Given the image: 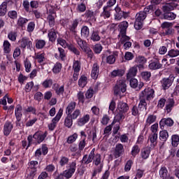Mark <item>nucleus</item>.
I'll return each instance as SVG.
<instances>
[{"label": "nucleus", "mask_w": 179, "mask_h": 179, "mask_svg": "<svg viewBox=\"0 0 179 179\" xmlns=\"http://www.w3.org/2000/svg\"><path fill=\"white\" fill-rule=\"evenodd\" d=\"M128 110H129V106H128L127 103L122 101L119 102L117 104V114L115 116L112 124L120 122L122 120H124L125 113H128Z\"/></svg>", "instance_id": "f257e3e1"}, {"label": "nucleus", "mask_w": 179, "mask_h": 179, "mask_svg": "<svg viewBox=\"0 0 179 179\" xmlns=\"http://www.w3.org/2000/svg\"><path fill=\"white\" fill-rule=\"evenodd\" d=\"M76 161L70 162L66 166V169L63 171L62 173L59 175L57 179H64V177L65 178L69 179L75 174V171H76Z\"/></svg>", "instance_id": "f03ea898"}, {"label": "nucleus", "mask_w": 179, "mask_h": 179, "mask_svg": "<svg viewBox=\"0 0 179 179\" xmlns=\"http://www.w3.org/2000/svg\"><path fill=\"white\" fill-rule=\"evenodd\" d=\"M113 90L115 96L122 97V93H125L127 92V83L125 80H117Z\"/></svg>", "instance_id": "7ed1b4c3"}, {"label": "nucleus", "mask_w": 179, "mask_h": 179, "mask_svg": "<svg viewBox=\"0 0 179 179\" xmlns=\"http://www.w3.org/2000/svg\"><path fill=\"white\" fill-rule=\"evenodd\" d=\"M145 19H146V13L145 12L140 11L136 15V21L134 23L136 30H141L142 26H143V20Z\"/></svg>", "instance_id": "20e7f679"}, {"label": "nucleus", "mask_w": 179, "mask_h": 179, "mask_svg": "<svg viewBox=\"0 0 179 179\" xmlns=\"http://www.w3.org/2000/svg\"><path fill=\"white\" fill-rule=\"evenodd\" d=\"M106 57H107L106 62L111 65L114 64V62H115V58L118 57V52L115 51V52H113V54H111V52L110 50H106L104 52V54L102 55V59H104Z\"/></svg>", "instance_id": "39448f33"}, {"label": "nucleus", "mask_w": 179, "mask_h": 179, "mask_svg": "<svg viewBox=\"0 0 179 179\" xmlns=\"http://www.w3.org/2000/svg\"><path fill=\"white\" fill-rule=\"evenodd\" d=\"M155 97V90L147 87L140 93V98L146 99V100H152Z\"/></svg>", "instance_id": "423d86ee"}, {"label": "nucleus", "mask_w": 179, "mask_h": 179, "mask_svg": "<svg viewBox=\"0 0 179 179\" xmlns=\"http://www.w3.org/2000/svg\"><path fill=\"white\" fill-rule=\"evenodd\" d=\"M64 110L62 109H59L56 116L52 120V122L48 124V128L50 131H54L55 127H57V124L59 122V120H61V117H62V114Z\"/></svg>", "instance_id": "0eeeda50"}, {"label": "nucleus", "mask_w": 179, "mask_h": 179, "mask_svg": "<svg viewBox=\"0 0 179 179\" xmlns=\"http://www.w3.org/2000/svg\"><path fill=\"white\" fill-rule=\"evenodd\" d=\"M163 64H160L159 59H154L149 62V69L156 71V69H162Z\"/></svg>", "instance_id": "6e6552de"}, {"label": "nucleus", "mask_w": 179, "mask_h": 179, "mask_svg": "<svg viewBox=\"0 0 179 179\" xmlns=\"http://www.w3.org/2000/svg\"><path fill=\"white\" fill-rule=\"evenodd\" d=\"M13 129V124H12L11 122L9 120L6 121L3 128V134L4 136H9Z\"/></svg>", "instance_id": "1a4fd4ad"}, {"label": "nucleus", "mask_w": 179, "mask_h": 179, "mask_svg": "<svg viewBox=\"0 0 179 179\" xmlns=\"http://www.w3.org/2000/svg\"><path fill=\"white\" fill-rule=\"evenodd\" d=\"M173 82H174V77L173 76H170L169 78H163L161 81L163 89L164 90L169 89V87H170L173 84Z\"/></svg>", "instance_id": "9d476101"}, {"label": "nucleus", "mask_w": 179, "mask_h": 179, "mask_svg": "<svg viewBox=\"0 0 179 179\" xmlns=\"http://www.w3.org/2000/svg\"><path fill=\"white\" fill-rule=\"evenodd\" d=\"M124 152H125V150L124 149V145L121 143L117 144L114 152V156L115 159L120 157L121 155H122Z\"/></svg>", "instance_id": "9b49d317"}, {"label": "nucleus", "mask_w": 179, "mask_h": 179, "mask_svg": "<svg viewBox=\"0 0 179 179\" xmlns=\"http://www.w3.org/2000/svg\"><path fill=\"white\" fill-rule=\"evenodd\" d=\"M148 142H150V148L151 149H155L156 147V145H157V134H151L149 137Z\"/></svg>", "instance_id": "f8f14e48"}, {"label": "nucleus", "mask_w": 179, "mask_h": 179, "mask_svg": "<svg viewBox=\"0 0 179 179\" xmlns=\"http://www.w3.org/2000/svg\"><path fill=\"white\" fill-rule=\"evenodd\" d=\"M100 73V66L97 63H94L92 66V70L91 72V76L92 79H97Z\"/></svg>", "instance_id": "ddd939ff"}, {"label": "nucleus", "mask_w": 179, "mask_h": 179, "mask_svg": "<svg viewBox=\"0 0 179 179\" xmlns=\"http://www.w3.org/2000/svg\"><path fill=\"white\" fill-rule=\"evenodd\" d=\"M15 115L16 117L17 121L20 122V120H22V117L23 115V109L22 108V105H17L15 109Z\"/></svg>", "instance_id": "4468645a"}, {"label": "nucleus", "mask_w": 179, "mask_h": 179, "mask_svg": "<svg viewBox=\"0 0 179 179\" xmlns=\"http://www.w3.org/2000/svg\"><path fill=\"white\" fill-rule=\"evenodd\" d=\"M46 137H47V134L40 131L36 132L33 135L34 139H35V141H36L38 143H41V142H43V141H44Z\"/></svg>", "instance_id": "2eb2a0df"}, {"label": "nucleus", "mask_w": 179, "mask_h": 179, "mask_svg": "<svg viewBox=\"0 0 179 179\" xmlns=\"http://www.w3.org/2000/svg\"><path fill=\"white\" fill-rule=\"evenodd\" d=\"M59 55L55 54V58L57 59H61V61H65L66 59V52L62 48H58Z\"/></svg>", "instance_id": "dca6fc26"}, {"label": "nucleus", "mask_w": 179, "mask_h": 179, "mask_svg": "<svg viewBox=\"0 0 179 179\" xmlns=\"http://www.w3.org/2000/svg\"><path fill=\"white\" fill-rule=\"evenodd\" d=\"M33 45V43L31 41H30L29 38H23L20 41V46L21 48H30Z\"/></svg>", "instance_id": "f3484780"}, {"label": "nucleus", "mask_w": 179, "mask_h": 179, "mask_svg": "<svg viewBox=\"0 0 179 179\" xmlns=\"http://www.w3.org/2000/svg\"><path fill=\"white\" fill-rule=\"evenodd\" d=\"M90 120V115L87 114L83 116L82 117L78 119L77 124L78 125V127H83V125L87 124V122Z\"/></svg>", "instance_id": "a211bd4d"}, {"label": "nucleus", "mask_w": 179, "mask_h": 179, "mask_svg": "<svg viewBox=\"0 0 179 179\" xmlns=\"http://www.w3.org/2000/svg\"><path fill=\"white\" fill-rule=\"evenodd\" d=\"M29 20L27 18L19 17L17 21V26L20 27V29H24V27H26V24H27Z\"/></svg>", "instance_id": "6ab92c4d"}, {"label": "nucleus", "mask_w": 179, "mask_h": 179, "mask_svg": "<svg viewBox=\"0 0 179 179\" xmlns=\"http://www.w3.org/2000/svg\"><path fill=\"white\" fill-rule=\"evenodd\" d=\"M152 148L145 147L141 150V156L143 160H146V159H149V156H150V150Z\"/></svg>", "instance_id": "aec40b11"}, {"label": "nucleus", "mask_w": 179, "mask_h": 179, "mask_svg": "<svg viewBox=\"0 0 179 179\" xmlns=\"http://www.w3.org/2000/svg\"><path fill=\"white\" fill-rule=\"evenodd\" d=\"M173 124H174V122L171 118H163L160 122H159V125L161 128L162 127H164V125H166V127H171L173 126Z\"/></svg>", "instance_id": "412c9836"}, {"label": "nucleus", "mask_w": 179, "mask_h": 179, "mask_svg": "<svg viewBox=\"0 0 179 179\" xmlns=\"http://www.w3.org/2000/svg\"><path fill=\"white\" fill-rule=\"evenodd\" d=\"M48 37L49 38V41H50L52 43H54V41L57 40V32L55 31V29L54 28L48 31Z\"/></svg>", "instance_id": "4be33fe9"}, {"label": "nucleus", "mask_w": 179, "mask_h": 179, "mask_svg": "<svg viewBox=\"0 0 179 179\" xmlns=\"http://www.w3.org/2000/svg\"><path fill=\"white\" fill-rule=\"evenodd\" d=\"M179 56V50L178 49H171L168 51L167 55H166V58H176V57Z\"/></svg>", "instance_id": "5701e85b"}, {"label": "nucleus", "mask_w": 179, "mask_h": 179, "mask_svg": "<svg viewBox=\"0 0 179 179\" xmlns=\"http://www.w3.org/2000/svg\"><path fill=\"white\" fill-rule=\"evenodd\" d=\"M136 73H138L137 67L134 66L130 68L127 73V79H131V78H134V76H136Z\"/></svg>", "instance_id": "b1692460"}, {"label": "nucleus", "mask_w": 179, "mask_h": 179, "mask_svg": "<svg viewBox=\"0 0 179 179\" xmlns=\"http://www.w3.org/2000/svg\"><path fill=\"white\" fill-rule=\"evenodd\" d=\"M124 73L125 71L124 70L117 69L110 73V76L111 78H117V76H124Z\"/></svg>", "instance_id": "393cba45"}, {"label": "nucleus", "mask_w": 179, "mask_h": 179, "mask_svg": "<svg viewBox=\"0 0 179 179\" xmlns=\"http://www.w3.org/2000/svg\"><path fill=\"white\" fill-rule=\"evenodd\" d=\"M8 12V2L4 1L0 6V16H5Z\"/></svg>", "instance_id": "a878e982"}, {"label": "nucleus", "mask_w": 179, "mask_h": 179, "mask_svg": "<svg viewBox=\"0 0 179 179\" xmlns=\"http://www.w3.org/2000/svg\"><path fill=\"white\" fill-rule=\"evenodd\" d=\"M128 22L127 21H123L120 23L119 24V28L120 29V33H122L123 34H127V29H128Z\"/></svg>", "instance_id": "bb28decb"}, {"label": "nucleus", "mask_w": 179, "mask_h": 179, "mask_svg": "<svg viewBox=\"0 0 179 179\" xmlns=\"http://www.w3.org/2000/svg\"><path fill=\"white\" fill-rule=\"evenodd\" d=\"M54 90L55 91V93L57 94V96L64 94V92H65L64 85L58 86V84H54Z\"/></svg>", "instance_id": "cd10ccee"}, {"label": "nucleus", "mask_w": 179, "mask_h": 179, "mask_svg": "<svg viewBox=\"0 0 179 179\" xmlns=\"http://www.w3.org/2000/svg\"><path fill=\"white\" fill-rule=\"evenodd\" d=\"M173 107H174V99H169L166 102V105L165 107V110L167 113H171V110H173Z\"/></svg>", "instance_id": "c85d7f7f"}, {"label": "nucleus", "mask_w": 179, "mask_h": 179, "mask_svg": "<svg viewBox=\"0 0 179 179\" xmlns=\"http://www.w3.org/2000/svg\"><path fill=\"white\" fill-rule=\"evenodd\" d=\"M101 16L103 17V19H108V17L111 16V8L104 6L103 11L101 13Z\"/></svg>", "instance_id": "c756f323"}, {"label": "nucleus", "mask_w": 179, "mask_h": 179, "mask_svg": "<svg viewBox=\"0 0 179 179\" xmlns=\"http://www.w3.org/2000/svg\"><path fill=\"white\" fill-rule=\"evenodd\" d=\"M174 8H177V4L176 3H166L162 7V10L164 12H170V10H173Z\"/></svg>", "instance_id": "7c9ffc66"}, {"label": "nucleus", "mask_w": 179, "mask_h": 179, "mask_svg": "<svg viewBox=\"0 0 179 179\" xmlns=\"http://www.w3.org/2000/svg\"><path fill=\"white\" fill-rule=\"evenodd\" d=\"M76 107V102L72 101L69 103V105L66 107V113L68 114V115H70V114H72V113H73V110H75Z\"/></svg>", "instance_id": "2f4dec72"}, {"label": "nucleus", "mask_w": 179, "mask_h": 179, "mask_svg": "<svg viewBox=\"0 0 179 179\" xmlns=\"http://www.w3.org/2000/svg\"><path fill=\"white\" fill-rule=\"evenodd\" d=\"M90 34V29L87 26H84L81 29V36L83 38H87Z\"/></svg>", "instance_id": "473e14b6"}, {"label": "nucleus", "mask_w": 179, "mask_h": 179, "mask_svg": "<svg viewBox=\"0 0 179 179\" xmlns=\"http://www.w3.org/2000/svg\"><path fill=\"white\" fill-rule=\"evenodd\" d=\"M159 139L162 142H166L169 139V132L166 130H162L159 132Z\"/></svg>", "instance_id": "72a5a7b5"}, {"label": "nucleus", "mask_w": 179, "mask_h": 179, "mask_svg": "<svg viewBox=\"0 0 179 179\" xmlns=\"http://www.w3.org/2000/svg\"><path fill=\"white\" fill-rule=\"evenodd\" d=\"M156 115H149L146 121H145V127H149V125H152L153 122H156Z\"/></svg>", "instance_id": "f704fd0d"}, {"label": "nucleus", "mask_w": 179, "mask_h": 179, "mask_svg": "<svg viewBox=\"0 0 179 179\" xmlns=\"http://www.w3.org/2000/svg\"><path fill=\"white\" fill-rule=\"evenodd\" d=\"M35 59L37 60L39 64L44 62V61H45V53H37L35 55Z\"/></svg>", "instance_id": "c9c22d12"}, {"label": "nucleus", "mask_w": 179, "mask_h": 179, "mask_svg": "<svg viewBox=\"0 0 179 179\" xmlns=\"http://www.w3.org/2000/svg\"><path fill=\"white\" fill-rule=\"evenodd\" d=\"M87 85V77L85 76H81L78 80V85L80 87H85Z\"/></svg>", "instance_id": "e433bc0d"}, {"label": "nucleus", "mask_w": 179, "mask_h": 179, "mask_svg": "<svg viewBox=\"0 0 179 179\" xmlns=\"http://www.w3.org/2000/svg\"><path fill=\"white\" fill-rule=\"evenodd\" d=\"M141 152V148L137 144L134 145L131 148V156L133 157H136L137 155H139Z\"/></svg>", "instance_id": "4c0bfd02"}, {"label": "nucleus", "mask_w": 179, "mask_h": 179, "mask_svg": "<svg viewBox=\"0 0 179 179\" xmlns=\"http://www.w3.org/2000/svg\"><path fill=\"white\" fill-rule=\"evenodd\" d=\"M3 48L5 54H9V52H10V43H9L8 41H3Z\"/></svg>", "instance_id": "58836bf2"}, {"label": "nucleus", "mask_w": 179, "mask_h": 179, "mask_svg": "<svg viewBox=\"0 0 179 179\" xmlns=\"http://www.w3.org/2000/svg\"><path fill=\"white\" fill-rule=\"evenodd\" d=\"M169 176V171L167 170V168L166 166H163L159 170V176L164 179Z\"/></svg>", "instance_id": "ea45409f"}, {"label": "nucleus", "mask_w": 179, "mask_h": 179, "mask_svg": "<svg viewBox=\"0 0 179 179\" xmlns=\"http://www.w3.org/2000/svg\"><path fill=\"white\" fill-rule=\"evenodd\" d=\"M52 83H53L52 79L47 78L42 83V86L45 89H50V87L52 86Z\"/></svg>", "instance_id": "a19ab883"}, {"label": "nucleus", "mask_w": 179, "mask_h": 179, "mask_svg": "<svg viewBox=\"0 0 179 179\" xmlns=\"http://www.w3.org/2000/svg\"><path fill=\"white\" fill-rule=\"evenodd\" d=\"M101 37L99 35V32L97 31H93L91 34L90 39L92 41H100Z\"/></svg>", "instance_id": "79ce46f5"}, {"label": "nucleus", "mask_w": 179, "mask_h": 179, "mask_svg": "<svg viewBox=\"0 0 179 179\" xmlns=\"http://www.w3.org/2000/svg\"><path fill=\"white\" fill-rule=\"evenodd\" d=\"M119 38H120V42L124 44V43L129 42L131 38L129 36H127V34H122L120 33L119 34Z\"/></svg>", "instance_id": "37998d69"}, {"label": "nucleus", "mask_w": 179, "mask_h": 179, "mask_svg": "<svg viewBox=\"0 0 179 179\" xmlns=\"http://www.w3.org/2000/svg\"><path fill=\"white\" fill-rule=\"evenodd\" d=\"M164 17L166 20H174L177 17V15L174 13H166L164 15Z\"/></svg>", "instance_id": "c03bdc74"}, {"label": "nucleus", "mask_w": 179, "mask_h": 179, "mask_svg": "<svg viewBox=\"0 0 179 179\" xmlns=\"http://www.w3.org/2000/svg\"><path fill=\"white\" fill-rule=\"evenodd\" d=\"M73 119H72V117H71V116H67L64 120L65 127H66L67 128H71V127H72V125L73 124Z\"/></svg>", "instance_id": "a18cd8bd"}, {"label": "nucleus", "mask_w": 179, "mask_h": 179, "mask_svg": "<svg viewBox=\"0 0 179 179\" xmlns=\"http://www.w3.org/2000/svg\"><path fill=\"white\" fill-rule=\"evenodd\" d=\"M57 43H59V45H61L62 47H63V48H69V45H69L68 43H66V41L62 39V38H57Z\"/></svg>", "instance_id": "49530a36"}, {"label": "nucleus", "mask_w": 179, "mask_h": 179, "mask_svg": "<svg viewBox=\"0 0 179 179\" xmlns=\"http://www.w3.org/2000/svg\"><path fill=\"white\" fill-rule=\"evenodd\" d=\"M27 171H29V173H27V178L33 179L34 178V176H36V173H37V169H28Z\"/></svg>", "instance_id": "de8ad7c7"}, {"label": "nucleus", "mask_w": 179, "mask_h": 179, "mask_svg": "<svg viewBox=\"0 0 179 179\" xmlns=\"http://www.w3.org/2000/svg\"><path fill=\"white\" fill-rule=\"evenodd\" d=\"M172 146H173L174 148H177L178 146V143H179V136L178 135H173L172 138Z\"/></svg>", "instance_id": "09e8293b"}, {"label": "nucleus", "mask_w": 179, "mask_h": 179, "mask_svg": "<svg viewBox=\"0 0 179 179\" xmlns=\"http://www.w3.org/2000/svg\"><path fill=\"white\" fill-rule=\"evenodd\" d=\"M45 47V41L44 40H38L36 42V48L38 50H41L42 48H44Z\"/></svg>", "instance_id": "8fccbe9b"}, {"label": "nucleus", "mask_w": 179, "mask_h": 179, "mask_svg": "<svg viewBox=\"0 0 179 179\" xmlns=\"http://www.w3.org/2000/svg\"><path fill=\"white\" fill-rule=\"evenodd\" d=\"M94 164L95 166H99L101 163V155L100 154H94Z\"/></svg>", "instance_id": "3c124183"}, {"label": "nucleus", "mask_w": 179, "mask_h": 179, "mask_svg": "<svg viewBox=\"0 0 179 179\" xmlns=\"http://www.w3.org/2000/svg\"><path fill=\"white\" fill-rule=\"evenodd\" d=\"M61 69H62V64H61L59 62H57L55 64L52 71L54 73H59V72H61Z\"/></svg>", "instance_id": "603ef678"}, {"label": "nucleus", "mask_w": 179, "mask_h": 179, "mask_svg": "<svg viewBox=\"0 0 179 179\" xmlns=\"http://www.w3.org/2000/svg\"><path fill=\"white\" fill-rule=\"evenodd\" d=\"M73 69L74 72H80V62L78 60H75L73 64Z\"/></svg>", "instance_id": "864d4df0"}, {"label": "nucleus", "mask_w": 179, "mask_h": 179, "mask_svg": "<svg viewBox=\"0 0 179 179\" xmlns=\"http://www.w3.org/2000/svg\"><path fill=\"white\" fill-rule=\"evenodd\" d=\"M76 139H78V134L74 133L73 135L68 137L67 143H73V142L76 141Z\"/></svg>", "instance_id": "5fc2aeb1"}, {"label": "nucleus", "mask_w": 179, "mask_h": 179, "mask_svg": "<svg viewBox=\"0 0 179 179\" xmlns=\"http://www.w3.org/2000/svg\"><path fill=\"white\" fill-rule=\"evenodd\" d=\"M69 163V158L66 157H61L60 161H59V164L62 167H64L66 166Z\"/></svg>", "instance_id": "6e6d98bb"}, {"label": "nucleus", "mask_w": 179, "mask_h": 179, "mask_svg": "<svg viewBox=\"0 0 179 179\" xmlns=\"http://www.w3.org/2000/svg\"><path fill=\"white\" fill-rule=\"evenodd\" d=\"M35 28L36 24L34 23V22H29L27 28V31H28V33H33V31H34Z\"/></svg>", "instance_id": "4d7b16f0"}, {"label": "nucleus", "mask_w": 179, "mask_h": 179, "mask_svg": "<svg viewBox=\"0 0 179 179\" xmlns=\"http://www.w3.org/2000/svg\"><path fill=\"white\" fill-rule=\"evenodd\" d=\"M77 43L78 44L79 47L81 50H85V47L86 45V42H85L82 38L78 37L76 38Z\"/></svg>", "instance_id": "13d9d810"}, {"label": "nucleus", "mask_w": 179, "mask_h": 179, "mask_svg": "<svg viewBox=\"0 0 179 179\" xmlns=\"http://www.w3.org/2000/svg\"><path fill=\"white\" fill-rule=\"evenodd\" d=\"M24 66H25V71L26 72L29 73L30 71H31V63L29 59H26L25 61L24 62Z\"/></svg>", "instance_id": "bf43d9fd"}, {"label": "nucleus", "mask_w": 179, "mask_h": 179, "mask_svg": "<svg viewBox=\"0 0 179 179\" xmlns=\"http://www.w3.org/2000/svg\"><path fill=\"white\" fill-rule=\"evenodd\" d=\"M150 76H152V73L149 71H143L141 73V77L144 80H150Z\"/></svg>", "instance_id": "052dcab7"}, {"label": "nucleus", "mask_w": 179, "mask_h": 179, "mask_svg": "<svg viewBox=\"0 0 179 179\" xmlns=\"http://www.w3.org/2000/svg\"><path fill=\"white\" fill-rule=\"evenodd\" d=\"M146 106H147V103L145 98L140 97V103L138 104V107H140V108H143V110H146Z\"/></svg>", "instance_id": "680f3d73"}, {"label": "nucleus", "mask_w": 179, "mask_h": 179, "mask_svg": "<svg viewBox=\"0 0 179 179\" xmlns=\"http://www.w3.org/2000/svg\"><path fill=\"white\" fill-rule=\"evenodd\" d=\"M85 146H86V140H85V138L80 140L79 143H78L79 150H80V151L83 150V149H85Z\"/></svg>", "instance_id": "e2e57ef3"}, {"label": "nucleus", "mask_w": 179, "mask_h": 179, "mask_svg": "<svg viewBox=\"0 0 179 179\" xmlns=\"http://www.w3.org/2000/svg\"><path fill=\"white\" fill-rule=\"evenodd\" d=\"M79 115H80V110L76 109L73 112V114L70 115V117H71V120H76Z\"/></svg>", "instance_id": "0e129e2a"}, {"label": "nucleus", "mask_w": 179, "mask_h": 179, "mask_svg": "<svg viewBox=\"0 0 179 179\" xmlns=\"http://www.w3.org/2000/svg\"><path fill=\"white\" fill-rule=\"evenodd\" d=\"M85 17H87V20H92L94 17V13L92 10H87L85 12Z\"/></svg>", "instance_id": "69168bd1"}, {"label": "nucleus", "mask_w": 179, "mask_h": 179, "mask_svg": "<svg viewBox=\"0 0 179 179\" xmlns=\"http://www.w3.org/2000/svg\"><path fill=\"white\" fill-rule=\"evenodd\" d=\"M8 16L10 17V19H17V12H16V10H10L8 13Z\"/></svg>", "instance_id": "338daca9"}, {"label": "nucleus", "mask_w": 179, "mask_h": 179, "mask_svg": "<svg viewBox=\"0 0 179 179\" xmlns=\"http://www.w3.org/2000/svg\"><path fill=\"white\" fill-rule=\"evenodd\" d=\"M133 164L134 162H132V160L127 161L124 166V171H129Z\"/></svg>", "instance_id": "774afa93"}]
</instances>
